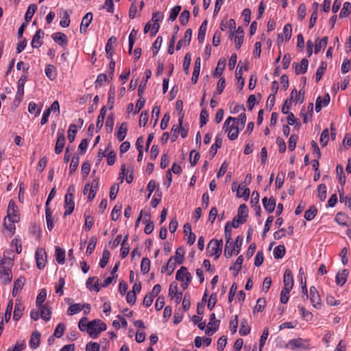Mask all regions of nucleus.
<instances>
[{"instance_id": "cd10ccee", "label": "nucleus", "mask_w": 351, "mask_h": 351, "mask_svg": "<svg viewBox=\"0 0 351 351\" xmlns=\"http://www.w3.org/2000/svg\"><path fill=\"white\" fill-rule=\"evenodd\" d=\"M93 19V14L91 12H88L86 14V15L83 17L81 25H80V32H85L86 30V28L89 26L91 21Z\"/></svg>"}, {"instance_id": "69168bd1", "label": "nucleus", "mask_w": 351, "mask_h": 351, "mask_svg": "<svg viewBox=\"0 0 351 351\" xmlns=\"http://www.w3.org/2000/svg\"><path fill=\"white\" fill-rule=\"evenodd\" d=\"M329 140V130L328 128L323 130L320 136V143L323 147L327 145Z\"/></svg>"}, {"instance_id": "39448f33", "label": "nucleus", "mask_w": 351, "mask_h": 351, "mask_svg": "<svg viewBox=\"0 0 351 351\" xmlns=\"http://www.w3.org/2000/svg\"><path fill=\"white\" fill-rule=\"evenodd\" d=\"M36 266L39 269L45 268L47 262V253L44 248L39 247L36 250L35 254Z\"/></svg>"}, {"instance_id": "7ed1b4c3", "label": "nucleus", "mask_w": 351, "mask_h": 351, "mask_svg": "<svg viewBox=\"0 0 351 351\" xmlns=\"http://www.w3.org/2000/svg\"><path fill=\"white\" fill-rule=\"evenodd\" d=\"M88 334L93 339H96L99 335L107 328L106 324L101 319H94L88 323Z\"/></svg>"}, {"instance_id": "20e7f679", "label": "nucleus", "mask_w": 351, "mask_h": 351, "mask_svg": "<svg viewBox=\"0 0 351 351\" xmlns=\"http://www.w3.org/2000/svg\"><path fill=\"white\" fill-rule=\"evenodd\" d=\"M223 247L222 239L217 240L213 239L210 241L207 246V253L209 256H215V258L217 259L221 254Z\"/></svg>"}, {"instance_id": "412c9836", "label": "nucleus", "mask_w": 351, "mask_h": 351, "mask_svg": "<svg viewBox=\"0 0 351 351\" xmlns=\"http://www.w3.org/2000/svg\"><path fill=\"white\" fill-rule=\"evenodd\" d=\"M263 204L264 208L269 213H272L276 207V199L273 198L272 197L269 199H267V197H265L263 199Z\"/></svg>"}, {"instance_id": "8fccbe9b", "label": "nucleus", "mask_w": 351, "mask_h": 351, "mask_svg": "<svg viewBox=\"0 0 351 351\" xmlns=\"http://www.w3.org/2000/svg\"><path fill=\"white\" fill-rule=\"evenodd\" d=\"M47 297V291L45 289H43L40 290L39 293L37 295L36 304L38 307L41 306H45V304H43V302L46 300Z\"/></svg>"}, {"instance_id": "a18cd8bd", "label": "nucleus", "mask_w": 351, "mask_h": 351, "mask_svg": "<svg viewBox=\"0 0 351 351\" xmlns=\"http://www.w3.org/2000/svg\"><path fill=\"white\" fill-rule=\"evenodd\" d=\"M83 310V306L81 304L76 303L71 304L67 309V315H73Z\"/></svg>"}, {"instance_id": "aec40b11", "label": "nucleus", "mask_w": 351, "mask_h": 351, "mask_svg": "<svg viewBox=\"0 0 351 351\" xmlns=\"http://www.w3.org/2000/svg\"><path fill=\"white\" fill-rule=\"evenodd\" d=\"M117 42V38L114 36H112L108 40L106 45V56L108 59H112L113 55V45Z\"/></svg>"}, {"instance_id": "79ce46f5", "label": "nucleus", "mask_w": 351, "mask_h": 351, "mask_svg": "<svg viewBox=\"0 0 351 351\" xmlns=\"http://www.w3.org/2000/svg\"><path fill=\"white\" fill-rule=\"evenodd\" d=\"M250 326L248 325L247 320L243 319L241 322L239 334L242 336L247 335L250 332Z\"/></svg>"}, {"instance_id": "423d86ee", "label": "nucleus", "mask_w": 351, "mask_h": 351, "mask_svg": "<svg viewBox=\"0 0 351 351\" xmlns=\"http://www.w3.org/2000/svg\"><path fill=\"white\" fill-rule=\"evenodd\" d=\"M18 206L16 204L15 202L11 199L9 202L8 210H7V215L6 218L8 219H13L14 221H19L20 217L19 214H18Z\"/></svg>"}, {"instance_id": "603ef678", "label": "nucleus", "mask_w": 351, "mask_h": 351, "mask_svg": "<svg viewBox=\"0 0 351 351\" xmlns=\"http://www.w3.org/2000/svg\"><path fill=\"white\" fill-rule=\"evenodd\" d=\"M285 254V247L282 245H279L274 250V256L276 259L282 258Z\"/></svg>"}, {"instance_id": "680f3d73", "label": "nucleus", "mask_w": 351, "mask_h": 351, "mask_svg": "<svg viewBox=\"0 0 351 351\" xmlns=\"http://www.w3.org/2000/svg\"><path fill=\"white\" fill-rule=\"evenodd\" d=\"M351 8V3L350 2H345L343 5V8L339 13L340 18H345L350 14V10Z\"/></svg>"}, {"instance_id": "1a4fd4ad", "label": "nucleus", "mask_w": 351, "mask_h": 351, "mask_svg": "<svg viewBox=\"0 0 351 351\" xmlns=\"http://www.w3.org/2000/svg\"><path fill=\"white\" fill-rule=\"evenodd\" d=\"M306 77H302V80H303V82H304V85H303V87L302 88H301V90H300L299 93H298L297 90L296 89H293L291 93V98L289 100L291 101V103L293 101V102H298V101L300 100L301 99V101L300 102L302 103L304 99V94H305V90H304V85H305V83H306Z\"/></svg>"}, {"instance_id": "dca6fc26", "label": "nucleus", "mask_w": 351, "mask_h": 351, "mask_svg": "<svg viewBox=\"0 0 351 351\" xmlns=\"http://www.w3.org/2000/svg\"><path fill=\"white\" fill-rule=\"evenodd\" d=\"M74 197H64V208L65 209L64 215L67 216L71 215L75 207V202L73 201Z\"/></svg>"}, {"instance_id": "6ab92c4d", "label": "nucleus", "mask_w": 351, "mask_h": 351, "mask_svg": "<svg viewBox=\"0 0 351 351\" xmlns=\"http://www.w3.org/2000/svg\"><path fill=\"white\" fill-rule=\"evenodd\" d=\"M152 71L150 69H147L145 72V77L142 80L138 88V97H141L146 87V84L147 80L151 77Z\"/></svg>"}, {"instance_id": "e2e57ef3", "label": "nucleus", "mask_w": 351, "mask_h": 351, "mask_svg": "<svg viewBox=\"0 0 351 351\" xmlns=\"http://www.w3.org/2000/svg\"><path fill=\"white\" fill-rule=\"evenodd\" d=\"M162 192L158 189L155 193V195L152 200V206L156 208L161 202Z\"/></svg>"}, {"instance_id": "bb28decb", "label": "nucleus", "mask_w": 351, "mask_h": 351, "mask_svg": "<svg viewBox=\"0 0 351 351\" xmlns=\"http://www.w3.org/2000/svg\"><path fill=\"white\" fill-rule=\"evenodd\" d=\"M348 274V269H343L341 272H338L335 277L336 283L338 285L343 286L346 282Z\"/></svg>"}, {"instance_id": "a19ab883", "label": "nucleus", "mask_w": 351, "mask_h": 351, "mask_svg": "<svg viewBox=\"0 0 351 351\" xmlns=\"http://www.w3.org/2000/svg\"><path fill=\"white\" fill-rule=\"evenodd\" d=\"M328 43V37L325 36L321 40H317L315 45V53H318L322 49H324Z\"/></svg>"}, {"instance_id": "2f4dec72", "label": "nucleus", "mask_w": 351, "mask_h": 351, "mask_svg": "<svg viewBox=\"0 0 351 351\" xmlns=\"http://www.w3.org/2000/svg\"><path fill=\"white\" fill-rule=\"evenodd\" d=\"M298 278L302 287V293L304 294H307L306 280V277L304 276V271L302 267H301L299 270Z\"/></svg>"}, {"instance_id": "7c9ffc66", "label": "nucleus", "mask_w": 351, "mask_h": 351, "mask_svg": "<svg viewBox=\"0 0 351 351\" xmlns=\"http://www.w3.org/2000/svg\"><path fill=\"white\" fill-rule=\"evenodd\" d=\"M38 308L40 311V315L41 318L47 322L49 321L51 317V311L50 308L47 305L39 306Z\"/></svg>"}, {"instance_id": "ddd939ff", "label": "nucleus", "mask_w": 351, "mask_h": 351, "mask_svg": "<svg viewBox=\"0 0 351 351\" xmlns=\"http://www.w3.org/2000/svg\"><path fill=\"white\" fill-rule=\"evenodd\" d=\"M192 38V29H188L185 32L184 36L180 39L176 45V50H180L182 46L189 45Z\"/></svg>"}, {"instance_id": "2eb2a0df", "label": "nucleus", "mask_w": 351, "mask_h": 351, "mask_svg": "<svg viewBox=\"0 0 351 351\" xmlns=\"http://www.w3.org/2000/svg\"><path fill=\"white\" fill-rule=\"evenodd\" d=\"M284 288L292 289L293 286V277L290 269H286L284 274Z\"/></svg>"}, {"instance_id": "393cba45", "label": "nucleus", "mask_w": 351, "mask_h": 351, "mask_svg": "<svg viewBox=\"0 0 351 351\" xmlns=\"http://www.w3.org/2000/svg\"><path fill=\"white\" fill-rule=\"evenodd\" d=\"M303 341L304 340L301 338L290 340L287 344V348L293 350L304 348Z\"/></svg>"}, {"instance_id": "f3484780", "label": "nucleus", "mask_w": 351, "mask_h": 351, "mask_svg": "<svg viewBox=\"0 0 351 351\" xmlns=\"http://www.w3.org/2000/svg\"><path fill=\"white\" fill-rule=\"evenodd\" d=\"M45 33L41 29H38L33 36L31 45L33 48H38L43 45L41 37Z\"/></svg>"}, {"instance_id": "3c124183", "label": "nucleus", "mask_w": 351, "mask_h": 351, "mask_svg": "<svg viewBox=\"0 0 351 351\" xmlns=\"http://www.w3.org/2000/svg\"><path fill=\"white\" fill-rule=\"evenodd\" d=\"M17 222L18 221H14L13 219H8L6 217H5L3 226L8 231L12 233V234H14L16 229L14 223Z\"/></svg>"}, {"instance_id": "5fc2aeb1", "label": "nucleus", "mask_w": 351, "mask_h": 351, "mask_svg": "<svg viewBox=\"0 0 351 351\" xmlns=\"http://www.w3.org/2000/svg\"><path fill=\"white\" fill-rule=\"evenodd\" d=\"M150 269V261L148 258H143L141 263V271L143 274H146Z\"/></svg>"}, {"instance_id": "473e14b6", "label": "nucleus", "mask_w": 351, "mask_h": 351, "mask_svg": "<svg viewBox=\"0 0 351 351\" xmlns=\"http://www.w3.org/2000/svg\"><path fill=\"white\" fill-rule=\"evenodd\" d=\"M150 217L151 216L149 214H145L143 219V223H147L144 229V232L146 234H151L154 228V223L150 221Z\"/></svg>"}, {"instance_id": "6e6d98bb", "label": "nucleus", "mask_w": 351, "mask_h": 351, "mask_svg": "<svg viewBox=\"0 0 351 351\" xmlns=\"http://www.w3.org/2000/svg\"><path fill=\"white\" fill-rule=\"evenodd\" d=\"M110 253L108 250H104L102 253V258L99 262V266L101 268H104L109 261Z\"/></svg>"}, {"instance_id": "4c0bfd02", "label": "nucleus", "mask_w": 351, "mask_h": 351, "mask_svg": "<svg viewBox=\"0 0 351 351\" xmlns=\"http://www.w3.org/2000/svg\"><path fill=\"white\" fill-rule=\"evenodd\" d=\"M348 217L347 215L341 213V212H339L337 215H336V217L335 218V221L340 226H348Z\"/></svg>"}, {"instance_id": "0eeeda50", "label": "nucleus", "mask_w": 351, "mask_h": 351, "mask_svg": "<svg viewBox=\"0 0 351 351\" xmlns=\"http://www.w3.org/2000/svg\"><path fill=\"white\" fill-rule=\"evenodd\" d=\"M27 80V75L24 74L21 76L20 79L18 81L17 93L15 99V101H17L18 104L21 103V101L23 99L24 95V86Z\"/></svg>"}, {"instance_id": "f8f14e48", "label": "nucleus", "mask_w": 351, "mask_h": 351, "mask_svg": "<svg viewBox=\"0 0 351 351\" xmlns=\"http://www.w3.org/2000/svg\"><path fill=\"white\" fill-rule=\"evenodd\" d=\"M25 307L23 304L21 302V300L20 299H16L15 302V306H14V315H13V319L16 322L19 321L23 313Z\"/></svg>"}, {"instance_id": "ea45409f", "label": "nucleus", "mask_w": 351, "mask_h": 351, "mask_svg": "<svg viewBox=\"0 0 351 351\" xmlns=\"http://www.w3.org/2000/svg\"><path fill=\"white\" fill-rule=\"evenodd\" d=\"M37 10V5L34 3L30 4L25 15V22L29 23Z\"/></svg>"}, {"instance_id": "9b49d317", "label": "nucleus", "mask_w": 351, "mask_h": 351, "mask_svg": "<svg viewBox=\"0 0 351 351\" xmlns=\"http://www.w3.org/2000/svg\"><path fill=\"white\" fill-rule=\"evenodd\" d=\"M176 279L181 282H184V280L189 282L191 281L192 278L191 274L187 271V268L182 266L177 271Z\"/></svg>"}, {"instance_id": "b1692460", "label": "nucleus", "mask_w": 351, "mask_h": 351, "mask_svg": "<svg viewBox=\"0 0 351 351\" xmlns=\"http://www.w3.org/2000/svg\"><path fill=\"white\" fill-rule=\"evenodd\" d=\"M40 333L36 330L32 333L29 340V346L32 349H36L40 346Z\"/></svg>"}, {"instance_id": "6e6552de", "label": "nucleus", "mask_w": 351, "mask_h": 351, "mask_svg": "<svg viewBox=\"0 0 351 351\" xmlns=\"http://www.w3.org/2000/svg\"><path fill=\"white\" fill-rule=\"evenodd\" d=\"M311 302L313 307L317 309L321 308L322 304L320 295L316 288L311 287L310 288Z\"/></svg>"}, {"instance_id": "49530a36", "label": "nucleus", "mask_w": 351, "mask_h": 351, "mask_svg": "<svg viewBox=\"0 0 351 351\" xmlns=\"http://www.w3.org/2000/svg\"><path fill=\"white\" fill-rule=\"evenodd\" d=\"M237 216L241 219H244L245 221H247V218L248 216V209L246 204H242L239 206Z\"/></svg>"}, {"instance_id": "72a5a7b5", "label": "nucleus", "mask_w": 351, "mask_h": 351, "mask_svg": "<svg viewBox=\"0 0 351 351\" xmlns=\"http://www.w3.org/2000/svg\"><path fill=\"white\" fill-rule=\"evenodd\" d=\"M55 255L56 261L63 265L65 263V251L59 246H56Z\"/></svg>"}, {"instance_id": "13d9d810", "label": "nucleus", "mask_w": 351, "mask_h": 351, "mask_svg": "<svg viewBox=\"0 0 351 351\" xmlns=\"http://www.w3.org/2000/svg\"><path fill=\"white\" fill-rule=\"evenodd\" d=\"M233 252H234L233 241H231V243L226 242V245H225V249H224V256H226V258H230L233 254Z\"/></svg>"}, {"instance_id": "f704fd0d", "label": "nucleus", "mask_w": 351, "mask_h": 351, "mask_svg": "<svg viewBox=\"0 0 351 351\" xmlns=\"http://www.w3.org/2000/svg\"><path fill=\"white\" fill-rule=\"evenodd\" d=\"M207 24H208V21L204 20L199 27V32H198V36H197V40H198L199 43H203L205 39L206 32V29H207Z\"/></svg>"}, {"instance_id": "f257e3e1", "label": "nucleus", "mask_w": 351, "mask_h": 351, "mask_svg": "<svg viewBox=\"0 0 351 351\" xmlns=\"http://www.w3.org/2000/svg\"><path fill=\"white\" fill-rule=\"evenodd\" d=\"M13 259L14 257H8V261L6 259L0 260V279L5 285L10 283L12 279L11 267L13 265Z\"/></svg>"}, {"instance_id": "c03bdc74", "label": "nucleus", "mask_w": 351, "mask_h": 351, "mask_svg": "<svg viewBox=\"0 0 351 351\" xmlns=\"http://www.w3.org/2000/svg\"><path fill=\"white\" fill-rule=\"evenodd\" d=\"M243 262V256L241 255L237 258L236 262L234 263V265L231 266L230 267V270L234 271L235 276L238 274V273L241 270Z\"/></svg>"}, {"instance_id": "4d7b16f0", "label": "nucleus", "mask_w": 351, "mask_h": 351, "mask_svg": "<svg viewBox=\"0 0 351 351\" xmlns=\"http://www.w3.org/2000/svg\"><path fill=\"white\" fill-rule=\"evenodd\" d=\"M80 158L77 155H74L69 167V174H73L77 169Z\"/></svg>"}, {"instance_id": "09e8293b", "label": "nucleus", "mask_w": 351, "mask_h": 351, "mask_svg": "<svg viewBox=\"0 0 351 351\" xmlns=\"http://www.w3.org/2000/svg\"><path fill=\"white\" fill-rule=\"evenodd\" d=\"M175 262L178 264H182L184 259V250L183 247H180L176 251V256L173 258Z\"/></svg>"}, {"instance_id": "de8ad7c7", "label": "nucleus", "mask_w": 351, "mask_h": 351, "mask_svg": "<svg viewBox=\"0 0 351 351\" xmlns=\"http://www.w3.org/2000/svg\"><path fill=\"white\" fill-rule=\"evenodd\" d=\"M45 215L47 221V226L49 230H51L53 228L52 211L50 208H45Z\"/></svg>"}, {"instance_id": "5701e85b", "label": "nucleus", "mask_w": 351, "mask_h": 351, "mask_svg": "<svg viewBox=\"0 0 351 351\" xmlns=\"http://www.w3.org/2000/svg\"><path fill=\"white\" fill-rule=\"evenodd\" d=\"M293 66L295 67V72L296 75L303 74L307 71V58H304L298 64L296 62H293Z\"/></svg>"}, {"instance_id": "c9c22d12", "label": "nucleus", "mask_w": 351, "mask_h": 351, "mask_svg": "<svg viewBox=\"0 0 351 351\" xmlns=\"http://www.w3.org/2000/svg\"><path fill=\"white\" fill-rule=\"evenodd\" d=\"M46 76L50 80H54L57 77L56 67L52 64H47L45 69Z\"/></svg>"}, {"instance_id": "37998d69", "label": "nucleus", "mask_w": 351, "mask_h": 351, "mask_svg": "<svg viewBox=\"0 0 351 351\" xmlns=\"http://www.w3.org/2000/svg\"><path fill=\"white\" fill-rule=\"evenodd\" d=\"M326 68H327V63L324 61L321 62L320 65L318 67V69L316 71V74H315L316 82H319L321 80Z\"/></svg>"}, {"instance_id": "864d4df0", "label": "nucleus", "mask_w": 351, "mask_h": 351, "mask_svg": "<svg viewBox=\"0 0 351 351\" xmlns=\"http://www.w3.org/2000/svg\"><path fill=\"white\" fill-rule=\"evenodd\" d=\"M77 132V130L76 125L74 123L71 124L68 130V140L70 143H73L74 141Z\"/></svg>"}, {"instance_id": "4be33fe9", "label": "nucleus", "mask_w": 351, "mask_h": 351, "mask_svg": "<svg viewBox=\"0 0 351 351\" xmlns=\"http://www.w3.org/2000/svg\"><path fill=\"white\" fill-rule=\"evenodd\" d=\"M86 287L98 293L100 291L99 279L97 277H89L86 281Z\"/></svg>"}, {"instance_id": "c756f323", "label": "nucleus", "mask_w": 351, "mask_h": 351, "mask_svg": "<svg viewBox=\"0 0 351 351\" xmlns=\"http://www.w3.org/2000/svg\"><path fill=\"white\" fill-rule=\"evenodd\" d=\"M222 145V139L221 138L220 136L218 134L215 137V143L212 145L210 150V155L211 158H213L217 152V149L220 148Z\"/></svg>"}, {"instance_id": "a878e982", "label": "nucleus", "mask_w": 351, "mask_h": 351, "mask_svg": "<svg viewBox=\"0 0 351 351\" xmlns=\"http://www.w3.org/2000/svg\"><path fill=\"white\" fill-rule=\"evenodd\" d=\"M128 132V125L127 123L123 122L121 124L120 127L119 128L117 133H116V137L119 140V141H123L124 138L126 136Z\"/></svg>"}, {"instance_id": "c85d7f7f", "label": "nucleus", "mask_w": 351, "mask_h": 351, "mask_svg": "<svg viewBox=\"0 0 351 351\" xmlns=\"http://www.w3.org/2000/svg\"><path fill=\"white\" fill-rule=\"evenodd\" d=\"M173 257L171 256L169 259L167 265L162 266L161 269V272L165 273L167 272L168 275H171L175 269L176 266V263L173 261Z\"/></svg>"}, {"instance_id": "0e129e2a", "label": "nucleus", "mask_w": 351, "mask_h": 351, "mask_svg": "<svg viewBox=\"0 0 351 351\" xmlns=\"http://www.w3.org/2000/svg\"><path fill=\"white\" fill-rule=\"evenodd\" d=\"M208 117H209V114H208V112L207 111V110L204 108H203L202 110H201V112H200V121H199V124H200V126L202 127L203 125H206L208 121Z\"/></svg>"}, {"instance_id": "e433bc0d", "label": "nucleus", "mask_w": 351, "mask_h": 351, "mask_svg": "<svg viewBox=\"0 0 351 351\" xmlns=\"http://www.w3.org/2000/svg\"><path fill=\"white\" fill-rule=\"evenodd\" d=\"M226 66V60L223 58L219 59L217 68L215 69V71L213 73L214 77H217L219 76H221L223 73V71Z\"/></svg>"}, {"instance_id": "a211bd4d", "label": "nucleus", "mask_w": 351, "mask_h": 351, "mask_svg": "<svg viewBox=\"0 0 351 351\" xmlns=\"http://www.w3.org/2000/svg\"><path fill=\"white\" fill-rule=\"evenodd\" d=\"M330 102V96L326 95L324 98L318 97L316 99L315 110L319 112L324 106H326Z\"/></svg>"}, {"instance_id": "f03ea898", "label": "nucleus", "mask_w": 351, "mask_h": 351, "mask_svg": "<svg viewBox=\"0 0 351 351\" xmlns=\"http://www.w3.org/2000/svg\"><path fill=\"white\" fill-rule=\"evenodd\" d=\"M223 129L228 132V136L230 140L234 141L237 138L239 132V126L238 125V120L237 118L229 117L226 120Z\"/></svg>"}, {"instance_id": "9d476101", "label": "nucleus", "mask_w": 351, "mask_h": 351, "mask_svg": "<svg viewBox=\"0 0 351 351\" xmlns=\"http://www.w3.org/2000/svg\"><path fill=\"white\" fill-rule=\"evenodd\" d=\"M57 136L58 138L55 146V153L56 154H60V153H62L65 145L66 140L64 134V131L62 130H59L58 131Z\"/></svg>"}, {"instance_id": "4468645a", "label": "nucleus", "mask_w": 351, "mask_h": 351, "mask_svg": "<svg viewBox=\"0 0 351 351\" xmlns=\"http://www.w3.org/2000/svg\"><path fill=\"white\" fill-rule=\"evenodd\" d=\"M51 38L53 40L62 46V47H65L68 44V38L65 34L62 32H56L51 35Z\"/></svg>"}, {"instance_id": "774afa93", "label": "nucleus", "mask_w": 351, "mask_h": 351, "mask_svg": "<svg viewBox=\"0 0 351 351\" xmlns=\"http://www.w3.org/2000/svg\"><path fill=\"white\" fill-rule=\"evenodd\" d=\"M100 344L97 342H88L86 346V351H99Z\"/></svg>"}, {"instance_id": "338daca9", "label": "nucleus", "mask_w": 351, "mask_h": 351, "mask_svg": "<svg viewBox=\"0 0 351 351\" xmlns=\"http://www.w3.org/2000/svg\"><path fill=\"white\" fill-rule=\"evenodd\" d=\"M189 18H190V12L187 10H184L181 13L180 18H179L180 24L182 25H186L189 22Z\"/></svg>"}, {"instance_id": "58836bf2", "label": "nucleus", "mask_w": 351, "mask_h": 351, "mask_svg": "<svg viewBox=\"0 0 351 351\" xmlns=\"http://www.w3.org/2000/svg\"><path fill=\"white\" fill-rule=\"evenodd\" d=\"M43 105L38 106L35 102L31 101L28 105V112L30 114H34L36 117L40 114Z\"/></svg>"}, {"instance_id": "052dcab7", "label": "nucleus", "mask_w": 351, "mask_h": 351, "mask_svg": "<svg viewBox=\"0 0 351 351\" xmlns=\"http://www.w3.org/2000/svg\"><path fill=\"white\" fill-rule=\"evenodd\" d=\"M232 228L230 226V222L228 221L225 226V239L226 243H231L232 239Z\"/></svg>"}, {"instance_id": "bf43d9fd", "label": "nucleus", "mask_w": 351, "mask_h": 351, "mask_svg": "<svg viewBox=\"0 0 351 351\" xmlns=\"http://www.w3.org/2000/svg\"><path fill=\"white\" fill-rule=\"evenodd\" d=\"M122 206L121 204H116L114 207L113 208L112 213H111V219L113 221H117L121 212Z\"/></svg>"}]
</instances>
